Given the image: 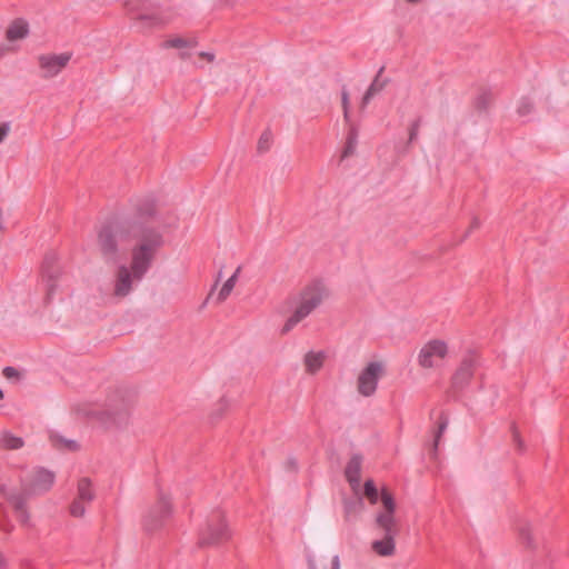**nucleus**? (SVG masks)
<instances>
[{
  "mask_svg": "<svg viewBox=\"0 0 569 569\" xmlns=\"http://www.w3.org/2000/svg\"><path fill=\"white\" fill-rule=\"evenodd\" d=\"M156 203L143 199L134 206V214L103 223L97 233V247L107 263H117L121 256V244L132 242V267L138 277L151 267L158 252L164 246L163 232L153 224Z\"/></svg>",
  "mask_w": 569,
  "mask_h": 569,
  "instance_id": "f257e3e1",
  "label": "nucleus"
},
{
  "mask_svg": "<svg viewBox=\"0 0 569 569\" xmlns=\"http://www.w3.org/2000/svg\"><path fill=\"white\" fill-rule=\"evenodd\" d=\"M54 472L43 467H37L22 480V491L9 495L8 501L13 507L17 518L22 525H28L30 518L27 510L28 498L49 491L54 483Z\"/></svg>",
  "mask_w": 569,
  "mask_h": 569,
  "instance_id": "f03ea898",
  "label": "nucleus"
},
{
  "mask_svg": "<svg viewBox=\"0 0 569 569\" xmlns=\"http://www.w3.org/2000/svg\"><path fill=\"white\" fill-rule=\"evenodd\" d=\"M329 291L322 281L316 280L303 287L296 297V308L281 329L282 335L290 332L298 323L309 317L328 298Z\"/></svg>",
  "mask_w": 569,
  "mask_h": 569,
  "instance_id": "7ed1b4c3",
  "label": "nucleus"
},
{
  "mask_svg": "<svg viewBox=\"0 0 569 569\" xmlns=\"http://www.w3.org/2000/svg\"><path fill=\"white\" fill-rule=\"evenodd\" d=\"M132 408V398L122 390H116L108 395L98 419L107 429H124L130 423Z\"/></svg>",
  "mask_w": 569,
  "mask_h": 569,
  "instance_id": "20e7f679",
  "label": "nucleus"
},
{
  "mask_svg": "<svg viewBox=\"0 0 569 569\" xmlns=\"http://www.w3.org/2000/svg\"><path fill=\"white\" fill-rule=\"evenodd\" d=\"M231 538V531L220 510L212 511L206 519L198 533L200 548L218 547Z\"/></svg>",
  "mask_w": 569,
  "mask_h": 569,
  "instance_id": "39448f33",
  "label": "nucleus"
},
{
  "mask_svg": "<svg viewBox=\"0 0 569 569\" xmlns=\"http://www.w3.org/2000/svg\"><path fill=\"white\" fill-rule=\"evenodd\" d=\"M172 506L170 497L159 490L158 500L143 517L142 525L147 532H153L162 528L164 521L171 516Z\"/></svg>",
  "mask_w": 569,
  "mask_h": 569,
  "instance_id": "423d86ee",
  "label": "nucleus"
},
{
  "mask_svg": "<svg viewBox=\"0 0 569 569\" xmlns=\"http://www.w3.org/2000/svg\"><path fill=\"white\" fill-rule=\"evenodd\" d=\"M383 375V366L379 361L369 362L360 372L357 379V390L363 397H371L376 393L378 382Z\"/></svg>",
  "mask_w": 569,
  "mask_h": 569,
  "instance_id": "0eeeda50",
  "label": "nucleus"
},
{
  "mask_svg": "<svg viewBox=\"0 0 569 569\" xmlns=\"http://www.w3.org/2000/svg\"><path fill=\"white\" fill-rule=\"evenodd\" d=\"M41 273L42 281L46 284L44 300L49 303L59 287V279L61 277V268L58 264L56 253L51 252L46 254L42 262Z\"/></svg>",
  "mask_w": 569,
  "mask_h": 569,
  "instance_id": "6e6552de",
  "label": "nucleus"
},
{
  "mask_svg": "<svg viewBox=\"0 0 569 569\" xmlns=\"http://www.w3.org/2000/svg\"><path fill=\"white\" fill-rule=\"evenodd\" d=\"M478 366L477 357L469 353L461 360L459 367L451 378V387L449 395L455 397L458 392L462 391L473 377L475 370Z\"/></svg>",
  "mask_w": 569,
  "mask_h": 569,
  "instance_id": "1a4fd4ad",
  "label": "nucleus"
},
{
  "mask_svg": "<svg viewBox=\"0 0 569 569\" xmlns=\"http://www.w3.org/2000/svg\"><path fill=\"white\" fill-rule=\"evenodd\" d=\"M150 268L151 267H148L146 271L138 277L132 267V261L130 262V267L126 264L119 266L114 277L113 295L117 298L127 297L132 290L133 281H141Z\"/></svg>",
  "mask_w": 569,
  "mask_h": 569,
  "instance_id": "9d476101",
  "label": "nucleus"
},
{
  "mask_svg": "<svg viewBox=\"0 0 569 569\" xmlns=\"http://www.w3.org/2000/svg\"><path fill=\"white\" fill-rule=\"evenodd\" d=\"M72 53L63 52L60 54H41L38 57V63L43 71L42 77L46 79L56 77L71 60Z\"/></svg>",
  "mask_w": 569,
  "mask_h": 569,
  "instance_id": "9b49d317",
  "label": "nucleus"
},
{
  "mask_svg": "<svg viewBox=\"0 0 569 569\" xmlns=\"http://www.w3.org/2000/svg\"><path fill=\"white\" fill-rule=\"evenodd\" d=\"M448 352L446 342L441 340H431L426 343L418 355V362L422 368H432L433 359H443Z\"/></svg>",
  "mask_w": 569,
  "mask_h": 569,
  "instance_id": "f8f14e48",
  "label": "nucleus"
},
{
  "mask_svg": "<svg viewBox=\"0 0 569 569\" xmlns=\"http://www.w3.org/2000/svg\"><path fill=\"white\" fill-rule=\"evenodd\" d=\"M383 531V538L380 540H375L371 545L372 550L382 557H389L395 553L396 545L395 537L399 532L398 525H391L388 527H378Z\"/></svg>",
  "mask_w": 569,
  "mask_h": 569,
  "instance_id": "ddd939ff",
  "label": "nucleus"
},
{
  "mask_svg": "<svg viewBox=\"0 0 569 569\" xmlns=\"http://www.w3.org/2000/svg\"><path fill=\"white\" fill-rule=\"evenodd\" d=\"M381 502L385 507V511L377 515V527L398 525L395 518L396 502L392 495L387 489L381 490Z\"/></svg>",
  "mask_w": 569,
  "mask_h": 569,
  "instance_id": "4468645a",
  "label": "nucleus"
},
{
  "mask_svg": "<svg viewBox=\"0 0 569 569\" xmlns=\"http://www.w3.org/2000/svg\"><path fill=\"white\" fill-rule=\"evenodd\" d=\"M383 70H385V67H381L379 69L377 76L375 77V79L372 80L371 84L369 86V88L365 92V94L362 97V100H361V104H360V108L362 110L367 107V104L370 102V100L377 93H379L380 91H382L385 89L386 84L388 83L387 79L381 80V74H382Z\"/></svg>",
  "mask_w": 569,
  "mask_h": 569,
  "instance_id": "2eb2a0df",
  "label": "nucleus"
},
{
  "mask_svg": "<svg viewBox=\"0 0 569 569\" xmlns=\"http://www.w3.org/2000/svg\"><path fill=\"white\" fill-rule=\"evenodd\" d=\"M361 463L362 457L360 455H353L346 467L345 475L352 488L359 486Z\"/></svg>",
  "mask_w": 569,
  "mask_h": 569,
  "instance_id": "dca6fc26",
  "label": "nucleus"
},
{
  "mask_svg": "<svg viewBox=\"0 0 569 569\" xmlns=\"http://www.w3.org/2000/svg\"><path fill=\"white\" fill-rule=\"evenodd\" d=\"M29 34V24L23 19H14L6 31V37L9 41H17L24 39Z\"/></svg>",
  "mask_w": 569,
  "mask_h": 569,
  "instance_id": "f3484780",
  "label": "nucleus"
},
{
  "mask_svg": "<svg viewBox=\"0 0 569 569\" xmlns=\"http://www.w3.org/2000/svg\"><path fill=\"white\" fill-rule=\"evenodd\" d=\"M325 359H326V355L323 351L307 352L303 358L306 371L310 375H315L322 368Z\"/></svg>",
  "mask_w": 569,
  "mask_h": 569,
  "instance_id": "a211bd4d",
  "label": "nucleus"
},
{
  "mask_svg": "<svg viewBox=\"0 0 569 569\" xmlns=\"http://www.w3.org/2000/svg\"><path fill=\"white\" fill-rule=\"evenodd\" d=\"M349 124V131L347 136L346 146L343 148L341 158H348L352 156L356 151L357 144H358V129L352 123Z\"/></svg>",
  "mask_w": 569,
  "mask_h": 569,
  "instance_id": "6ab92c4d",
  "label": "nucleus"
},
{
  "mask_svg": "<svg viewBox=\"0 0 569 569\" xmlns=\"http://www.w3.org/2000/svg\"><path fill=\"white\" fill-rule=\"evenodd\" d=\"M50 440L52 446L58 450L64 451H77L79 449V445L74 440L66 439L59 435H51Z\"/></svg>",
  "mask_w": 569,
  "mask_h": 569,
  "instance_id": "aec40b11",
  "label": "nucleus"
},
{
  "mask_svg": "<svg viewBox=\"0 0 569 569\" xmlns=\"http://www.w3.org/2000/svg\"><path fill=\"white\" fill-rule=\"evenodd\" d=\"M240 271H241V267H238L236 269V271L233 272V274L223 283L222 288L220 289V291L217 296L218 303L223 302L229 297V295L231 293V291L233 290V288L236 286V282H237Z\"/></svg>",
  "mask_w": 569,
  "mask_h": 569,
  "instance_id": "412c9836",
  "label": "nucleus"
},
{
  "mask_svg": "<svg viewBox=\"0 0 569 569\" xmlns=\"http://www.w3.org/2000/svg\"><path fill=\"white\" fill-rule=\"evenodd\" d=\"M78 498L86 502H91L94 499V492L91 488V480L89 478H81L79 480Z\"/></svg>",
  "mask_w": 569,
  "mask_h": 569,
  "instance_id": "4be33fe9",
  "label": "nucleus"
},
{
  "mask_svg": "<svg viewBox=\"0 0 569 569\" xmlns=\"http://www.w3.org/2000/svg\"><path fill=\"white\" fill-rule=\"evenodd\" d=\"M518 532H519V538L526 548H528V549L536 548V542L532 537V530H531L530 523H528V522L520 523L518 527Z\"/></svg>",
  "mask_w": 569,
  "mask_h": 569,
  "instance_id": "5701e85b",
  "label": "nucleus"
},
{
  "mask_svg": "<svg viewBox=\"0 0 569 569\" xmlns=\"http://www.w3.org/2000/svg\"><path fill=\"white\" fill-rule=\"evenodd\" d=\"M24 441L20 437H16L10 432H3L1 437V446L7 450H17L22 448Z\"/></svg>",
  "mask_w": 569,
  "mask_h": 569,
  "instance_id": "b1692460",
  "label": "nucleus"
},
{
  "mask_svg": "<svg viewBox=\"0 0 569 569\" xmlns=\"http://www.w3.org/2000/svg\"><path fill=\"white\" fill-rule=\"evenodd\" d=\"M448 423H449L448 417H447L446 412L442 411L440 413L438 429H437V432L435 435V439H433V443H432V448H431V453L432 455L437 453V449H438V446H439L440 438L443 435V432L446 431V429L448 427Z\"/></svg>",
  "mask_w": 569,
  "mask_h": 569,
  "instance_id": "393cba45",
  "label": "nucleus"
},
{
  "mask_svg": "<svg viewBox=\"0 0 569 569\" xmlns=\"http://www.w3.org/2000/svg\"><path fill=\"white\" fill-rule=\"evenodd\" d=\"M363 491L370 503L375 505L378 502L379 493L373 480L369 479L365 482Z\"/></svg>",
  "mask_w": 569,
  "mask_h": 569,
  "instance_id": "a878e982",
  "label": "nucleus"
},
{
  "mask_svg": "<svg viewBox=\"0 0 569 569\" xmlns=\"http://www.w3.org/2000/svg\"><path fill=\"white\" fill-rule=\"evenodd\" d=\"M362 506H363V502L360 497H357L351 500H346L345 501L346 517L348 518L350 515L359 512L361 510Z\"/></svg>",
  "mask_w": 569,
  "mask_h": 569,
  "instance_id": "bb28decb",
  "label": "nucleus"
},
{
  "mask_svg": "<svg viewBox=\"0 0 569 569\" xmlns=\"http://www.w3.org/2000/svg\"><path fill=\"white\" fill-rule=\"evenodd\" d=\"M492 102V94L489 91L481 92L476 99V108L486 111Z\"/></svg>",
  "mask_w": 569,
  "mask_h": 569,
  "instance_id": "cd10ccee",
  "label": "nucleus"
},
{
  "mask_svg": "<svg viewBox=\"0 0 569 569\" xmlns=\"http://www.w3.org/2000/svg\"><path fill=\"white\" fill-rule=\"evenodd\" d=\"M341 104H342V109H343V119L347 123H350V112H349L350 99H349V92L346 87H343L341 90Z\"/></svg>",
  "mask_w": 569,
  "mask_h": 569,
  "instance_id": "c85d7f7f",
  "label": "nucleus"
},
{
  "mask_svg": "<svg viewBox=\"0 0 569 569\" xmlns=\"http://www.w3.org/2000/svg\"><path fill=\"white\" fill-rule=\"evenodd\" d=\"M271 139H272V134L269 130H266L264 132H262V134L259 138L258 146H257L258 151L259 152L268 151L271 146Z\"/></svg>",
  "mask_w": 569,
  "mask_h": 569,
  "instance_id": "c756f323",
  "label": "nucleus"
},
{
  "mask_svg": "<svg viewBox=\"0 0 569 569\" xmlns=\"http://www.w3.org/2000/svg\"><path fill=\"white\" fill-rule=\"evenodd\" d=\"M191 46V42L188 40L177 37L173 39H169L162 43V48H176V49H182Z\"/></svg>",
  "mask_w": 569,
  "mask_h": 569,
  "instance_id": "7c9ffc66",
  "label": "nucleus"
},
{
  "mask_svg": "<svg viewBox=\"0 0 569 569\" xmlns=\"http://www.w3.org/2000/svg\"><path fill=\"white\" fill-rule=\"evenodd\" d=\"M2 375L8 380H17V381H19L20 379L23 378V372H21L20 370H18L14 367H11V366L4 367L3 370H2Z\"/></svg>",
  "mask_w": 569,
  "mask_h": 569,
  "instance_id": "2f4dec72",
  "label": "nucleus"
},
{
  "mask_svg": "<svg viewBox=\"0 0 569 569\" xmlns=\"http://www.w3.org/2000/svg\"><path fill=\"white\" fill-rule=\"evenodd\" d=\"M533 110V103L529 98H522L519 102L517 112L519 116H527Z\"/></svg>",
  "mask_w": 569,
  "mask_h": 569,
  "instance_id": "473e14b6",
  "label": "nucleus"
},
{
  "mask_svg": "<svg viewBox=\"0 0 569 569\" xmlns=\"http://www.w3.org/2000/svg\"><path fill=\"white\" fill-rule=\"evenodd\" d=\"M511 432H512V440L517 447V450L520 453H523L526 450V445H525L523 440L521 439L520 433L515 423L511 425Z\"/></svg>",
  "mask_w": 569,
  "mask_h": 569,
  "instance_id": "72a5a7b5",
  "label": "nucleus"
},
{
  "mask_svg": "<svg viewBox=\"0 0 569 569\" xmlns=\"http://www.w3.org/2000/svg\"><path fill=\"white\" fill-rule=\"evenodd\" d=\"M82 500L77 498L70 506V513L73 517H82L86 512Z\"/></svg>",
  "mask_w": 569,
  "mask_h": 569,
  "instance_id": "f704fd0d",
  "label": "nucleus"
},
{
  "mask_svg": "<svg viewBox=\"0 0 569 569\" xmlns=\"http://www.w3.org/2000/svg\"><path fill=\"white\" fill-rule=\"evenodd\" d=\"M420 123H421V119L418 118L410 124L408 144L412 143L418 138Z\"/></svg>",
  "mask_w": 569,
  "mask_h": 569,
  "instance_id": "c9c22d12",
  "label": "nucleus"
},
{
  "mask_svg": "<svg viewBox=\"0 0 569 569\" xmlns=\"http://www.w3.org/2000/svg\"><path fill=\"white\" fill-rule=\"evenodd\" d=\"M9 131H10V123L9 122L0 123V143L3 142V140L8 136Z\"/></svg>",
  "mask_w": 569,
  "mask_h": 569,
  "instance_id": "e433bc0d",
  "label": "nucleus"
},
{
  "mask_svg": "<svg viewBox=\"0 0 569 569\" xmlns=\"http://www.w3.org/2000/svg\"><path fill=\"white\" fill-rule=\"evenodd\" d=\"M139 19L149 22V26L161 24V20L154 16H140Z\"/></svg>",
  "mask_w": 569,
  "mask_h": 569,
  "instance_id": "4c0bfd02",
  "label": "nucleus"
},
{
  "mask_svg": "<svg viewBox=\"0 0 569 569\" xmlns=\"http://www.w3.org/2000/svg\"><path fill=\"white\" fill-rule=\"evenodd\" d=\"M199 57L202 58V59H206L208 62H212L214 60V53L213 52L201 51L199 53Z\"/></svg>",
  "mask_w": 569,
  "mask_h": 569,
  "instance_id": "58836bf2",
  "label": "nucleus"
},
{
  "mask_svg": "<svg viewBox=\"0 0 569 569\" xmlns=\"http://www.w3.org/2000/svg\"><path fill=\"white\" fill-rule=\"evenodd\" d=\"M480 227V220L478 218H473L470 227L468 229V232L470 233L472 230L478 229Z\"/></svg>",
  "mask_w": 569,
  "mask_h": 569,
  "instance_id": "ea45409f",
  "label": "nucleus"
},
{
  "mask_svg": "<svg viewBox=\"0 0 569 569\" xmlns=\"http://www.w3.org/2000/svg\"><path fill=\"white\" fill-rule=\"evenodd\" d=\"M287 468L290 470H297V461L295 458H289L287 460Z\"/></svg>",
  "mask_w": 569,
  "mask_h": 569,
  "instance_id": "a19ab883",
  "label": "nucleus"
},
{
  "mask_svg": "<svg viewBox=\"0 0 569 569\" xmlns=\"http://www.w3.org/2000/svg\"><path fill=\"white\" fill-rule=\"evenodd\" d=\"M220 4L226 7H233L238 0H217Z\"/></svg>",
  "mask_w": 569,
  "mask_h": 569,
  "instance_id": "79ce46f5",
  "label": "nucleus"
},
{
  "mask_svg": "<svg viewBox=\"0 0 569 569\" xmlns=\"http://www.w3.org/2000/svg\"><path fill=\"white\" fill-rule=\"evenodd\" d=\"M308 569H317L316 561L312 556H308Z\"/></svg>",
  "mask_w": 569,
  "mask_h": 569,
  "instance_id": "37998d69",
  "label": "nucleus"
},
{
  "mask_svg": "<svg viewBox=\"0 0 569 569\" xmlns=\"http://www.w3.org/2000/svg\"><path fill=\"white\" fill-rule=\"evenodd\" d=\"M339 567H340L339 557L335 556L332 558V567H331V569H339Z\"/></svg>",
  "mask_w": 569,
  "mask_h": 569,
  "instance_id": "c03bdc74",
  "label": "nucleus"
},
{
  "mask_svg": "<svg viewBox=\"0 0 569 569\" xmlns=\"http://www.w3.org/2000/svg\"><path fill=\"white\" fill-rule=\"evenodd\" d=\"M226 407H227V403L224 402V400H221V402L219 405V417L222 415Z\"/></svg>",
  "mask_w": 569,
  "mask_h": 569,
  "instance_id": "a18cd8bd",
  "label": "nucleus"
},
{
  "mask_svg": "<svg viewBox=\"0 0 569 569\" xmlns=\"http://www.w3.org/2000/svg\"><path fill=\"white\" fill-rule=\"evenodd\" d=\"M179 57H180V59L186 60V59H188L190 57V53L187 52V51H181L179 53Z\"/></svg>",
  "mask_w": 569,
  "mask_h": 569,
  "instance_id": "49530a36",
  "label": "nucleus"
},
{
  "mask_svg": "<svg viewBox=\"0 0 569 569\" xmlns=\"http://www.w3.org/2000/svg\"><path fill=\"white\" fill-rule=\"evenodd\" d=\"M0 569H6V560L1 553H0Z\"/></svg>",
  "mask_w": 569,
  "mask_h": 569,
  "instance_id": "de8ad7c7",
  "label": "nucleus"
},
{
  "mask_svg": "<svg viewBox=\"0 0 569 569\" xmlns=\"http://www.w3.org/2000/svg\"><path fill=\"white\" fill-rule=\"evenodd\" d=\"M407 3H410V4H418L420 3L422 0H405Z\"/></svg>",
  "mask_w": 569,
  "mask_h": 569,
  "instance_id": "09e8293b",
  "label": "nucleus"
},
{
  "mask_svg": "<svg viewBox=\"0 0 569 569\" xmlns=\"http://www.w3.org/2000/svg\"><path fill=\"white\" fill-rule=\"evenodd\" d=\"M4 398L3 391L0 389V400Z\"/></svg>",
  "mask_w": 569,
  "mask_h": 569,
  "instance_id": "8fccbe9b",
  "label": "nucleus"
},
{
  "mask_svg": "<svg viewBox=\"0 0 569 569\" xmlns=\"http://www.w3.org/2000/svg\"><path fill=\"white\" fill-rule=\"evenodd\" d=\"M469 234V232L467 231L466 234L463 236V238H461V241H465V238H467Z\"/></svg>",
  "mask_w": 569,
  "mask_h": 569,
  "instance_id": "3c124183",
  "label": "nucleus"
}]
</instances>
